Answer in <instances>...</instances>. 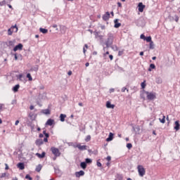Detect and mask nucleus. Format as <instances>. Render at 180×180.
Listing matches in <instances>:
<instances>
[{
    "instance_id": "obj_52",
    "label": "nucleus",
    "mask_w": 180,
    "mask_h": 180,
    "mask_svg": "<svg viewBox=\"0 0 180 180\" xmlns=\"http://www.w3.org/2000/svg\"><path fill=\"white\" fill-rule=\"evenodd\" d=\"M91 153H93V154H94V155H98V152L97 150H96L91 152Z\"/></svg>"
},
{
    "instance_id": "obj_12",
    "label": "nucleus",
    "mask_w": 180,
    "mask_h": 180,
    "mask_svg": "<svg viewBox=\"0 0 180 180\" xmlns=\"http://www.w3.org/2000/svg\"><path fill=\"white\" fill-rule=\"evenodd\" d=\"M105 107H107V108H110V109H114L115 105L112 104L110 101H107V103H105Z\"/></svg>"
},
{
    "instance_id": "obj_31",
    "label": "nucleus",
    "mask_w": 180,
    "mask_h": 180,
    "mask_svg": "<svg viewBox=\"0 0 180 180\" xmlns=\"http://www.w3.org/2000/svg\"><path fill=\"white\" fill-rule=\"evenodd\" d=\"M41 169H42V165H41V164H39V165L37 166L35 170H36L37 172H39L41 170Z\"/></svg>"
},
{
    "instance_id": "obj_34",
    "label": "nucleus",
    "mask_w": 180,
    "mask_h": 180,
    "mask_svg": "<svg viewBox=\"0 0 180 180\" xmlns=\"http://www.w3.org/2000/svg\"><path fill=\"white\" fill-rule=\"evenodd\" d=\"M149 49H154L155 47H154V43L153 41H150L149 42Z\"/></svg>"
},
{
    "instance_id": "obj_5",
    "label": "nucleus",
    "mask_w": 180,
    "mask_h": 180,
    "mask_svg": "<svg viewBox=\"0 0 180 180\" xmlns=\"http://www.w3.org/2000/svg\"><path fill=\"white\" fill-rule=\"evenodd\" d=\"M51 150H52V153L56 155V157H59L60 155V153L58 148H55V147H52L51 148Z\"/></svg>"
},
{
    "instance_id": "obj_10",
    "label": "nucleus",
    "mask_w": 180,
    "mask_h": 180,
    "mask_svg": "<svg viewBox=\"0 0 180 180\" xmlns=\"http://www.w3.org/2000/svg\"><path fill=\"white\" fill-rule=\"evenodd\" d=\"M110 18V13L109 12L105 13V14L103 15V20L108 21Z\"/></svg>"
},
{
    "instance_id": "obj_64",
    "label": "nucleus",
    "mask_w": 180,
    "mask_h": 180,
    "mask_svg": "<svg viewBox=\"0 0 180 180\" xmlns=\"http://www.w3.org/2000/svg\"><path fill=\"white\" fill-rule=\"evenodd\" d=\"M30 109L31 110H34V105H31V106L30 107Z\"/></svg>"
},
{
    "instance_id": "obj_62",
    "label": "nucleus",
    "mask_w": 180,
    "mask_h": 180,
    "mask_svg": "<svg viewBox=\"0 0 180 180\" xmlns=\"http://www.w3.org/2000/svg\"><path fill=\"white\" fill-rule=\"evenodd\" d=\"M98 34H99V32H94V35H96V37H98Z\"/></svg>"
},
{
    "instance_id": "obj_17",
    "label": "nucleus",
    "mask_w": 180,
    "mask_h": 180,
    "mask_svg": "<svg viewBox=\"0 0 180 180\" xmlns=\"http://www.w3.org/2000/svg\"><path fill=\"white\" fill-rule=\"evenodd\" d=\"M35 143L37 146H41L44 144V141L41 139L36 140Z\"/></svg>"
},
{
    "instance_id": "obj_28",
    "label": "nucleus",
    "mask_w": 180,
    "mask_h": 180,
    "mask_svg": "<svg viewBox=\"0 0 180 180\" xmlns=\"http://www.w3.org/2000/svg\"><path fill=\"white\" fill-rule=\"evenodd\" d=\"M39 31H40V32H41V33H43L44 34H47L48 32H49V30L47 29L41 28V27L39 29Z\"/></svg>"
},
{
    "instance_id": "obj_30",
    "label": "nucleus",
    "mask_w": 180,
    "mask_h": 180,
    "mask_svg": "<svg viewBox=\"0 0 180 180\" xmlns=\"http://www.w3.org/2000/svg\"><path fill=\"white\" fill-rule=\"evenodd\" d=\"M42 112L45 115H50L51 110L49 109H45L42 110Z\"/></svg>"
},
{
    "instance_id": "obj_21",
    "label": "nucleus",
    "mask_w": 180,
    "mask_h": 180,
    "mask_svg": "<svg viewBox=\"0 0 180 180\" xmlns=\"http://www.w3.org/2000/svg\"><path fill=\"white\" fill-rule=\"evenodd\" d=\"M20 84H16L15 86H14L12 89L13 91L16 93L18 91L19 89H20Z\"/></svg>"
},
{
    "instance_id": "obj_37",
    "label": "nucleus",
    "mask_w": 180,
    "mask_h": 180,
    "mask_svg": "<svg viewBox=\"0 0 180 180\" xmlns=\"http://www.w3.org/2000/svg\"><path fill=\"white\" fill-rule=\"evenodd\" d=\"M27 78H28L29 81H32V77L30 73L27 74Z\"/></svg>"
},
{
    "instance_id": "obj_55",
    "label": "nucleus",
    "mask_w": 180,
    "mask_h": 180,
    "mask_svg": "<svg viewBox=\"0 0 180 180\" xmlns=\"http://www.w3.org/2000/svg\"><path fill=\"white\" fill-rule=\"evenodd\" d=\"M44 136H45V138H48V139H49V136H50V135H49V133L45 134Z\"/></svg>"
},
{
    "instance_id": "obj_1",
    "label": "nucleus",
    "mask_w": 180,
    "mask_h": 180,
    "mask_svg": "<svg viewBox=\"0 0 180 180\" xmlns=\"http://www.w3.org/2000/svg\"><path fill=\"white\" fill-rule=\"evenodd\" d=\"M114 39V34L110 32L107 34V41H105V46H107V48L110 47L111 45L113 44Z\"/></svg>"
},
{
    "instance_id": "obj_4",
    "label": "nucleus",
    "mask_w": 180,
    "mask_h": 180,
    "mask_svg": "<svg viewBox=\"0 0 180 180\" xmlns=\"http://www.w3.org/2000/svg\"><path fill=\"white\" fill-rule=\"evenodd\" d=\"M18 31V26L16 25H13V26L11 27V28L8 30V34L9 36H11L13 32H17Z\"/></svg>"
},
{
    "instance_id": "obj_6",
    "label": "nucleus",
    "mask_w": 180,
    "mask_h": 180,
    "mask_svg": "<svg viewBox=\"0 0 180 180\" xmlns=\"http://www.w3.org/2000/svg\"><path fill=\"white\" fill-rule=\"evenodd\" d=\"M145 8H146V6H144L143 4V3H139V4H138V11H139V12L143 13Z\"/></svg>"
},
{
    "instance_id": "obj_22",
    "label": "nucleus",
    "mask_w": 180,
    "mask_h": 180,
    "mask_svg": "<svg viewBox=\"0 0 180 180\" xmlns=\"http://www.w3.org/2000/svg\"><path fill=\"white\" fill-rule=\"evenodd\" d=\"M36 155H37V157H39V158L42 159V158H45V156H46V153H45V152H42L41 154L37 153H36Z\"/></svg>"
},
{
    "instance_id": "obj_61",
    "label": "nucleus",
    "mask_w": 180,
    "mask_h": 180,
    "mask_svg": "<svg viewBox=\"0 0 180 180\" xmlns=\"http://www.w3.org/2000/svg\"><path fill=\"white\" fill-rule=\"evenodd\" d=\"M110 60H113V56L112 55H110L109 56Z\"/></svg>"
},
{
    "instance_id": "obj_26",
    "label": "nucleus",
    "mask_w": 180,
    "mask_h": 180,
    "mask_svg": "<svg viewBox=\"0 0 180 180\" xmlns=\"http://www.w3.org/2000/svg\"><path fill=\"white\" fill-rule=\"evenodd\" d=\"M66 117H67L66 115H65V114H61V115H60V120L61 122H65Z\"/></svg>"
},
{
    "instance_id": "obj_47",
    "label": "nucleus",
    "mask_w": 180,
    "mask_h": 180,
    "mask_svg": "<svg viewBox=\"0 0 180 180\" xmlns=\"http://www.w3.org/2000/svg\"><path fill=\"white\" fill-rule=\"evenodd\" d=\"M11 54L15 56V60H18V56L17 53H11Z\"/></svg>"
},
{
    "instance_id": "obj_27",
    "label": "nucleus",
    "mask_w": 180,
    "mask_h": 180,
    "mask_svg": "<svg viewBox=\"0 0 180 180\" xmlns=\"http://www.w3.org/2000/svg\"><path fill=\"white\" fill-rule=\"evenodd\" d=\"M60 32L62 34H65L66 32V27L63 25H60Z\"/></svg>"
},
{
    "instance_id": "obj_38",
    "label": "nucleus",
    "mask_w": 180,
    "mask_h": 180,
    "mask_svg": "<svg viewBox=\"0 0 180 180\" xmlns=\"http://www.w3.org/2000/svg\"><path fill=\"white\" fill-rule=\"evenodd\" d=\"M91 136L90 135H87V136H86V139H84V141H86V142H89V141H91Z\"/></svg>"
},
{
    "instance_id": "obj_45",
    "label": "nucleus",
    "mask_w": 180,
    "mask_h": 180,
    "mask_svg": "<svg viewBox=\"0 0 180 180\" xmlns=\"http://www.w3.org/2000/svg\"><path fill=\"white\" fill-rule=\"evenodd\" d=\"M6 4V0H4L3 1L0 2V6H5Z\"/></svg>"
},
{
    "instance_id": "obj_59",
    "label": "nucleus",
    "mask_w": 180,
    "mask_h": 180,
    "mask_svg": "<svg viewBox=\"0 0 180 180\" xmlns=\"http://www.w3.org/2000/svg\"><path fill=\"white\" fill-rule=\"evenodd\" d=\"M117 5H118V7H122V4L120 2L117 3Z\"/></svg>"
},
{
    "instance_id": "obj_32",
    "label": "nucleus",
    "mask_w": 180,
    "mask_h": 180,
    "mask_svg": "<svg viewBox=\"0 0 180 180\" xmlns=\"http://www.w3.org/2000/svg\"><path fill=\"white\" fill-rule=\"evenodd\" d=\"M146 42L150 43L152 41V37L150 36H148L145 38V40Z\"/></svg>"
},
{
    "instance_id": "obj_51",
    "label": "nucleus",
    "mask_w": 180,
    "mask_h": 180,
    "mask_svg": "<svg viewBox=\"0 0 180 180\" xmlns=\"http://www.w3.org/2000/svg\"><path fill=\"white\" fill-rule=\"evenodd\" d=\"M122 54H123V51H118V56H122Z\"/></svg>"
},
{
    "instance_id": "obj_33",
    "label": "nucleus",
    "mask_w": 180,
    "mask_h": 180,
    "mask_svg": "<svg viewBox=\"0 0 180 180\" xmlns=\"http://www.w3.org/2000/svg\"><path fill=\"white\" fill-rule=\"evenodd\" d=\"M166 117L165 115L162 116V118H159V121L160 122L165 124L166 120H165Z\"/></svg>"
},
{
    "instance_id": "obj_2",
    "label": "nucleus",
    "mask_w": 180,
    "mask_h": 180,
    "mask_svg": "<svg viewBox=\"0 0 180 180\" xmlns=\"http://www.w3.org/2000/svg\"><path fill=\"white\" fill-rule=\"evenodd\" d=\"M143 92L146 94V98L149 101H153V100H154L157 98L156 97V93L149 92V91H146L145 90H143Z\"/></svg>"
},
{
    "instance_id": "obj_48",
    "label": "nucleus",
    "mask_w": 180,
    "mask_h": 180,
    "mask_svg": "<svg viewBox=\"0 0 180 180\" xmlns=\"http://www.w3.org/2000/svg\"><path fill=\"white\" fill-rule=\"evenodd\" d=\"M127 91V93H129V89H127L126 87H123L122 89H121V91L125 92Z\"/></svg>"
},
{
    "instance_id": "obj_23",
    "label": "nucleus",
    "mask_w": 180,
    "mask_h": 180,
    "mask_svg": "<svg viewBox=\"0 0 180 180\" xmlns=\"http://www.w3.org/2000/svg\"><path fill=\"white\" fill-rule=\"evenodd\" d=\"M155 68H156L155 65L153 64V63H151V64H150V65H149V68H148V71L151 72L152 70H154V69H155Z\"/></svg>"
},
{
    "instance_id": "obj_46",
    "label": "nucleus",
    "mask_w": 180,
    "mask_h": 180,
    "mask_svg": "<svg viewBox=\"0 0 180 180\" xmlns=\"http://www.w3.org/2000/svg\"><path fill=\"white\" fill-rule=\"evenodd\" d=\"M146 37L143 34H141L140 35V39H143V41H145Z\"/></svg>"
},
{
    "instance_id": "obj_35",
    "label": "nucleus",
    "mask_w": 180,
    "mask_h": 180,
    "mask_svg": "<svg viewBox=\"0 0 180 180\" xmlns=\"http://www.w3.org/2000/svg\"><path fill=\"white\" fill-rule=\"evenodd\" d=\"M146 81H143V82L141 83V87L143 90H144V89L146 88Z\"/></svg>"
},
{
    "instance_id": "obj_43",
    "label": "nucleus",
    "mask_w": 180,
    "mask_h": 180,
    "mask_svg": "<svg viewBox=\"0 0 180 180\" xmlns=\"http://www.w3.org/2000/svg\"><path fill=\"white\" fill-rule=\"evenodd\" d=\"M17 78L20 80H22V79H25L22 74H20V75L17 76Z\"/></svg>"
},
{
    "instance_id": "obj_7",
    "label": "nucleus",
    "mask_w": 180,
    "mask_h": 180,
    "mask_svg": "<svg viewBox=\"0 0 180 180\" xmlns=\"http://www.w3.org/2000/svg\"><path fill=\"white\" fill-rule=\"evenodd\" d=\"M23 49V45L22 44H18L13 48V51L16 52L17 51H22Z\"/></svg>"
},
{
    "instance_id": "obj_3",
    "label": "nucleus",
    "mask_w": 180,
    "mask_h": 180,
    "mask_svg": "<svg viewBox=\"0 0 180 180\" xmlns=\"http://www.w3.org/2000/svg\"><path fill=\"white\" fill-rule=\"evenodd\" d=\"M137 169L140 176H143L146 174V169L142 165H138Z\"/></svg>"
},
{
    "instance_id": "obj_13",
    "label": "nucleus",
    "mask_w": 180,
    "mask_h": 180,
    "mask_svg": "<svg viewBox=\"0 0 180 180\" xmlns=\"http://www.w3.org/2000/svg\"><path fill=\"white\" fill-rule=\"evenodd\" d=\"M84 174H85V172L83 170H80L75 173V175H76V177H80L82 176H84Z\"/></svg>"
},
{
    "instance_id": "obj_9",
    "label": "nucleus",
    "mask_w": 180,
    "mask_h": 180,
    "mask_svg": "<svg viewBox=\"0 0 180 180\" xmlns=\"http://www.w3.org/2000/svg\"><path fill=\"white\" fill-rule=\"evenodd\" d=\"M180 121L179 120H176L174 122V129H175L176 131H179L180 129Z\"/></svg>"
},
{
    "instance_id": "obj_60",
    "label": "nucleus",
    "mask_w": 180,
    "mask_h": 180,
    "mask_svg": "<svg viewBox=\"0 0 180 180\" xmlns=\"http://www.w3.org/2000/svg\"><path fill=\"white\" fill-rule=\"evenodd\" d=\"M5 165H6V167H5V169H9V167H8V164H5Z\"/></svg>"
},
{
    "instance_id": "obj_49",
    "label": "nucleus",
    "mask_w": 180,
    "mask_h": 180,
    "mask_svg": "<svg viewBox=\"0 0 180 180\" xmlns=\"http://www.w3.org/2000/svg\"><path fill=\"white\" fill-rule=\"evenodd\" d=\"M174 18H175L174 20H175L176 22H179V16H178L177 15H174Z\"/></svg>"
},
{
    "instance_id": "obj_54",
    "label": "nucleus",
    "mask_w": 180,
    "mask_h": 180,
    "mask_svg": "<svg viewBox=\"0 0 180 180\" xmlns=\"http://www.w3.org/2000/svg\"><path fill=\"white\" fill-rule=\"evenodd\" d=\"M168 18H169L170 20H174V17H172L171 15H169V16H168Z\"/></svg>"
},
{
    "instance_id": "obj_58",
    "label": "nucleus",
    "mask_w": 180,
    "mask_h": 180,
    "mask_svg": "<svg viewBox=\"0 0 180 180\" xmlns=\"http://www.w3.org/2000/svg\"><path fill=\"white\" fill-rule=\"evenodd\" d=\"M115 92V89H110V94Z\"/></svg>"
},
{
    "instance_id": "obj_24",
    "label": "nucleus",
    "mask_w": 180,
    "mask_h": 180,
    "mask_svg": "<svg viewBox=\"0 0 180 180\" xmlns=\"http://www.w3.org/2000/svg\"><path fill=\"white\" fill-rule=\"evenodd\" d=\"M86 167H87L86 162H80V167H82V169H85Z\"/></svg>"
},
{
    "instance_id": "obj_53",
    "label": "nucleus",
    "mask_w": 180,
    "mask_h": 180,
    "mask_svg": "<svg viewBox=\"0 0 180 180\" xmlns=\"http://www.w3.org/2000/svg\"><path fill=\"white\" fill-rule=\"evenodd\" d=\"M53 28H56L57 31H58V25H53L52 26Z\"/></svg>"
},
{
    "instance_id": "obj_15",
    "label": "nucleus",
    "mask_w": 180,
    "mask_h": 180,
    "mask_svg": "<svg viewBox=\"0 0 180 180\" xmlns=\"http://www.w3.org/2000/svg\"><path fill=\"white\" fill-rule=\"evenodd\" d=\"M55 124V121L53 119H49L46 123V125L52 126Z\"/></svg>"
},
{
    "instance_id": "obj_36",
    "label": "nucleus",
    "mask_w": 180,
    "mask_h": 180,
    "mask_svg": "<svg viewBox=\"0 0 180 180\" xmlns=\"http://www.w3.org/2000/svg\"><path fill=\"white\" fill-rule=\"evenodd\" d=\"M86 164H91L92 163V160L91 158H86L85 161Z\"/></svg>"
},
{
    "instance_id": "obj_11",
    "label": "nucleus",
    "mask_w": 180,
    "mask_h": 180,
    "mask_svg": "<svg viewBox=\"0 0 180 180\" xmlns=\"http://www.w3.org/2000/svg\"><path fill=\"white\" fill-rule=\"evenodd\" d=\"M119 19L114 20V27L115 28H119L122 26V24L119 22Z\"/></svg>"
},
{
    "instance_id": "obj_63",
    "label": "nucleus",
    "mask_w": 180,
    "mask_h": 180,
    "mask_svg": "<svg viewBox=\"0 0 180 180\" xmlns=\"http://www.w3.org/2000/svg\"><path fill=\"white\" fill-rule=\"evenodd\" d=\"M8 8H11V9L13 10V6H12L11 5L8 4Z\"/></svg>"
},
{
    "instance_id": "obj_50",
    "label": "nucleus",
    "mask_w": 180,
    "mask_h": 180,
    "mask_svg": "<svg viewBox=\"0 0 180 180\" xmlns=\"http://www.w3.org/2000/svg\"><path fill=\"white\" fill-rule=\"evenodd\" d=\"M6 176V173H2L1 174H0V178L2 179L4 177H5Z\"/></svg>"
},
{
    "instance_id": "obj_41",
    "label": "nucleus",
    "mask_w": 180,
    "mask_h": 180,
    "mask_svg": "<svg viewBox=\"0 0 180 180\" xmlns=\"http://www.w3.org/2000/svg\"><path fill=\"white\" fill-rule=\"evenodd\" d=\"M101 160H97V167H101L102 163L100 162Z\"/></svg>"
},
{
    "instance_id": "obj_19",
    "label": "nucleus",
    "mask_w": 180,
    "mask_h": 180,
    "mask_svg": "<svg viewBox=\"0 0 180 180\" xmlns=\"http://www.w3.org/2000/svg\"><path fill=\"white\" fill-rule=\"evenodd\" d=\"M143 21V20L139 19V20H137L135 22V24H136V25L138 26V27H142V26H143V24H142Z\"/></svg>"
},
{
    "instance_id": "obj_8",
    "label": "nucleus",
    "mask_w": 180,
    "mask_h": 180,
    "mask_svg": "<svg viewBox=\"0 0 180 180\" xmlns=\"http://www.w3.org/2000/svg\"><path fill=\"white\" fill-rule=\"evenodd\" d=\"M15 40L13 41H9L8 42H6V44L9 49H11L15 46Z\"/></svg>"
},
{
    "instance_id": "obj_16",
    "label": "nucleus",
    "mask_w": 180,
    "mask_h": 180,
    "mask_svg": "<svg viewBox=\"0 0 180 180\" xmlns=\"http://www.w3.org/2000/svg\"><path fill=\"white\" fill-rule=\"evenodd\" d=\"M76 147L80 150H85L87 149V146H81L80 144L76 145Z\"/></svg>"
},
{
    "instance_id": "obj_25",
    "label": "nucleus",
    "mask_w": 180,
    "mask_h": 180,
    "mask_svg": "<svg viewBox=\"0 0 180 180\" xmlns=\"http://www.w3.org/2000/svg\"><path fill=\"white\" fill-rule=\"evenodd\" d=\"M39 65H36L35 66L32 67L31 69H30V71L33 72H37L39 70Z\"/></svg>"
},
{
    "instance_id": "obj_20",
    "label": "nucleus",
    "mask_w": 180,
    "mask_h": 180,
    "mask_svg": "<svg viewBox=\"0 0 180 180\" xmlns=\"http://www.w3.org/2000/svg\"><path fill=\"white\" fill-rule=\"evenodd\" d=\"M17 167L21 169V170H23L25 169V163L24 162H19L18 165H17Z\"/></svg>"
},
{
    "instance_id": "obj_39",
    "label": "nucleus",
    "mask_w": 180,
    "mask_h": 180,
    "mask_svg": "<svg viewBox=\"0 0 180 180\" xmlns=\"http://www.w3.org/2000/svg\"><path fill=\"white\" fill-rule=\"evenodd\" d=\"M144 92H143V90L142 91V93L140 94V98L145 100V96H144Z\"/></svg>"
},
{
    "instance_id": "obj_44",
    "label": "nucleus",
    "mask_w": 180,
    "mask_h": 180,
    "mask_svg": "<svg viewBox=\"0 0 180 180\" xmlns=\"http://www.w3.org/2000/svg\"><path fill=\"white\" fill-rule=\"evenodd\" d=\"M25 179H29V180H32L33 179L32 177H31V176L30 174H27L25 176Z\"/></svg>"
},
{
    "instance_id": "obj_57",
    "label": "nucleus",
    "mask_w": 180,
    "mask_h": 180,
    "mask_svg": "<svg viewBox=\"0 0 180 180\" xmlns=\"http://www.w3.org/2000/svg\"><path fill=\"white\" fill-rule=\"evenodd\" d=\"M105 159H107V160H108V161H110L112 158H111V156H107V158H105Z\"/></svg>"
},
{
    "instance_id": "obj_18",
    "label": "nucleus",
    "mask_w": 180,
    "mask_h": 180,
    "mask_svg": "<svg viewBox=\"0 0 180 180\" xmlns=\"http://www.w3.org/2000/svg\"><path fill=\"white\" fill-rule=\"evenodd\" d=\"M113 138H114V134L112 132H110V134H108V138H107L105 141H107L108 142L111 141L113 140Z\"/></svg>"
},
{
    "instance_id": "obj_56",
    "label": "nucleus",
    "mask_w": 180,
    "mask_h": 180,
    "mask_svg": "<svg viewBox=\"0 0 180 180\" xmlns=\"http://www.w3.org/2000/svg\"><path fill=\"white\" fill-rule=\"evenodd\" d=\"M48 139H49V138L45 137V138L44 139L43 141L47 143V142L49 141Z\"/></svg>"
},
{
    "instance_id": "obj_42",
    "label": "nucleus",
    "mask_w": 180,
    "mask_h": 180,
    "mask_svg": "<svg viewBox=\"0 0 180 180\" xmlns=\"http://www.w3.org/2000/svg\"><path fill=\"white\" fill-rule=\"evenodd\" d=\"M127 148L130 150L132 148V144L131 143H127Z\"/></svg>"
},
{
    "instance_id": "obj_29",
    "label": "nucleus",
    "mask_w": 180,
    "mask_h": 180,
    "mask_svg": "<svg viewBox=\"0 0 180 180\" xmlns=\"http://www.w3.org/2000/svg\"><path fill=\"white\" fill-rule=\"evenodd\" d=\"M155 82H156L157 84H162V78H160V77H156V78H155Z\"/></svg>"
},
{
    "instance_id": "obj_14",
    "label": "nucleus",
    "mask_w": 180,
    "mask_h": 180,
    "mask_svg": "<svg viewBox=\"0 0 180 180\" xmlns=\"http://www.w3.org/2000/svg\"><path fill=\"white\" fill-rule=\"evenodd\" d=\"M141 129L139 126H136V127H132V131L135 132V134H139Z\"/></svg>"
},
{
    "instance_id": "obj_40",
    "label": "nucleus",
    "mask_w": 180,
    "mask_h": 180,
    "mask_svg": "<svg viewBox=\"0 0 180 180\" xmlns=\"http://www.w3.org/2000/svg\"><path fill=\"white\" fill-rule=\"evenodd\" d=\"M117 179H118V180H122L123 176L122 174H117Z\"/></svg>"
}]
</instances>
